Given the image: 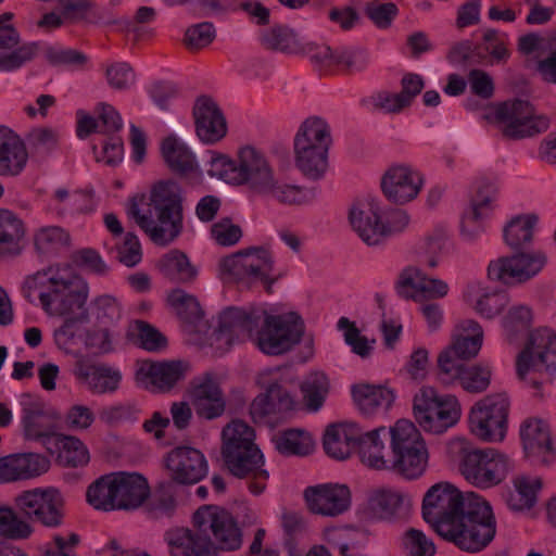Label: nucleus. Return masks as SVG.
<instances>
[{"instance_id": "13d9d810", "label": "nucleus", "mask_w": 556, "mask_h": 556, "mask_svg": "<svg viewBox=\"0 0 556 556\" xmlns=\"http://www.w3.org/2000/svg\"><path fill=\"white\" fill-rule=\"evenodd\" d=\"M494 198L495 188L491 185L483 186L478 190L471 200L470 212L464 215L462 225L463 232H466V224L468 222H478L490 215Z\"/></svg>"}, {"instance_id": "a211bd4d", "label": "nucleus", "mask_w": 556, "mask_h": 556, "mask_svg": "<svg viewBox=\"0 0 556 556\" xmlns=\"http://www.w3.org/2000/svg\"><path fill=\"white\" fill-rule=\"evenodd\" d=\"M303 495L308 510L321 517L336 518L351 507V491L345 484L324 483L307 486Z\"/></svg>"}, {"instance_id": "f8f14e48", "label": "nucleus", "mask_w": 556, "mask_h": 556, "mask_svg": "<svg viewBox=\"0 0 556 556\" xmlns=\"http://www.w3.org/2000/svg\"><path fill=\"white\" fill-rule=\"evenodd\" d=\"M14 504L26 518L47 528H58L63 523L64 500L54 486L25 490L16 495Z\"/></svg>"}, {"instance_id": "3c124183", "label": "nucleus", "mask_w": 556, "mask_h": 556, "mask_svg": "<svg viewBox=\"0 0 556 556\" xmlns=\"http://www.w3.org/2000/svg\"><path fill=\"white\" fill-rule=\"evenodd\" d=\"M169 308L185 323H194L202 317L197 298L182 289H175L167 295Z\"/></svg>"}, {"instance_id": "cd10ccee", "label": "nucleus", "mask_w": 556, "mask_h": 556, "mask_svg": "<svg viewBox=\"0 0 556 556\" xmlns=\"http://www.w3.org/2000/svg\"><path fill=\"white\" fill-rule=\"evenodd\" d=\"M368 506L377 518L396 520L409 513L412 500L409 494L400 488L381 485L370 492Z\"/></svg>"}, {"instance_id": "a878e982", "label": "nucleus", "mask_w": 556, "mask_h": 556, "mask_svg": "<svg viewBox=\"0 0 556 556\" xmlns=\"http://www.w3.org/2000/svg\"><path fill=\"white\" fill-rule=\"evenodd\" d=\"M492 375L491 365L482 362L453 366L450 371L447 368L438 370V377L444 386H459L464 391L472 394H479L488 390Z\"/></svg>"}, {"instance_id": "603ef678", "label": "nucleus", "mask_w": 556, "mask_h": 556, "mask_svg": "<svg viewBox=\"0 0 556 556\" xmlns=\"http://www.w3.org/2000/svg\"><path fill=\"white\" fill-rule=\"evenodd\" d=\"M306 141V146L325 144L329 147L331 136L327 123L319 117H309L301 125L294 138V147H299L300 141Z\"/></svg>"}, {"instance_id": "de8ad7c7", "label": "nucleus", "mask_w": 556, "mask_h": 556, "mask_svg": "<svg viewBox=\"0 0 556 556\" xmlns=\"http://www.w3.org/2000/svg\"><path fill=\"white\" fill-rule=\"evenodd\" d=\"M86 497L96 509L116 510L115 472L102 476L91 483L87 489Z\"/></svg>"}, {"instance_id": "72a5a7b5", "label": "nucleus", "mask_w": 556, "mask_h": 556, "mask_svg": "<svg viewBox=\"0 0 556 556\" xmlns=\"http://www.w3.org/2000/svg\"><path fill=\"white\" fill-rule=\"evenodd\" d=\"M361 429L353 422L330 425L324 433L323 445L326 454L333 459L343 460L350 457L357 446Z\"/></svg>"}, {"instance_id": "423d86ee", "label": "nucleus", "mask_w": 556, "mask_h": 556, "mask_svg": "<svg viewBox=\"0 0 556 556\" xmlns=\"http://www.w3.org/2000/svg\"><path fill=\"white\" fill-rule=\"evenodd\" d=\"M556 370V333L547 327L531 331L525 348L518 354L516 371L527 386L539 391Z\"/></svg>"}, {"instance_id": "f03ea898", "label": "nucleus", "mask_w": 556, "mask_h": 556, "mask_svg": "<svg viewBox=\"0 0 556 556\" xmlns=\"http://www.w3.org/2000/svg\"><path fill=\"white\" fill-rule=\"evenodd\" d=\"M24 295L30 299L38 292L42 309L65 320L54 331L56 345L68 351L80 338V325L88 318L85 307L89 287L71 264H56L28 275L22 286Z\"/></svg>"}, {"instance_id": "5701e85b", "label": "nucleus", "mask_w": 556, "mask_h": 556, "mask_svg": "<svg viewBox=\"0 0 556 556\" xmlns=\"http://www.w3.org/2000/svg\"><path fill=\"white\" fill-rule=\"evenodd\" d=\"M296 407L291 393L279 383L267 387L266 393L256 396L250 406L255 422H273L283 418Z\"/></svg>"}, {"instance_id": "4468645a", "label": "nucleus", "mask_w": 556, "mask_h": 556, "mask_svg": "<svg viewBox=\"0 0 556 556\" xmlns=\"http://www.w3.org/2000/svg\"><path fill=\"white\" fill-rule=\"evenodd\" d=\"M545 264L546 256L540 251L520 252L491 261L488 277L507 286L522 283L536 276Z\"/></svg>"}, {"instance_id": "0eeeda50", "label": "nucleus", "mask_w": 556, "mask_h": 556, "mask_svg": "<svg viewBox=\"0 0 556 556\" xmlns=\"http://www.w3.org/2000/svg\"><path fill=\"white\" fill-rule=\"evenodd\" d=\"M275 263L270 252L263 245H250L220 258L218 275L226 281H260L268 293L280 278L275 274Z\"/></svg>"}, {"instance_id": "473e14b6", "label": "nucleus", "mask_w": 556, "mask_h": 556, "mask_svg": "<svg viewBox=\"0 0 556 556\" xmlns=\"http://www.w3.org/2000/svg\"><path fill=\"white\" fill-rule=\"evenodd\" d=\"M199 138L208 143L220 140L227 131L226 121L217 105L206 97L197 100L193 109Z\"/></svg>"}, {"instance_id": "e2e57ef3", "label": "nucleus", "mask_w": 556, "mask_h": 556, "mask_svg": "<svg viewBox=\"0 0 556 556\" xmlns=\"http://www.w3.org/2000/svg\"><path fill=\"white\" fill-rule=\"evenodd\" d=\"M139 345L149 352H162L167 346V339L156 328L143 320L134 324Z\"/></svg>"}, {"instance_id": "49530a36", "label": "nucleus", "mask_w": 556, "mask_h": 556, "mask_svg": "<svg viewBox=\"0 0 556 556\" xmlns=\"http://www.w3.org/2000/svg\"><path fill=\"white\" fill-rule=\"evenodd\" d=\"M350 222L355 231L364 241L375 236L380 237V217L378 207L371 203L367 205L355 204L350 210Z\"/></svg>"}, {"instance_id": "c85d7f7f", "label": "nucleus", "mask_w": 556, "mask_h": 556, "mask_svg": "<svg viewBox=\"0 0 556 556\" xmlns=\"http://www.w3.org/2000/svg\"><path fill=\"white\" fill-rule=\"evenodd\" d=\"M187 366L179 361L143 362L137 370V378L153 391H168L184 378Z\"/></svg>"}, {"instance_id": "c03bdc74", "label": "nucleus", "mask_w": 556, "mask_h": 556, "mask_svg": "<svg viewBox=\"0 0 556 556\" xmlns=\"http://www.w3.org/2000/svg\"><path fill=\"white\" fill-rule=\"evenodd\" d=\"M273 442L276 450L287 456H306L314 450L312 435L302 429H288L278 432Z\"/></svg>"}, {"instance_id": "f3484780", "label": "nucleus", "mask_w": 556, "mask_h": 556, "mask_svg": "<svg viewBox=\"0 0 556 556\" xmlns=\"http://www.w3.org/2000/svg\"><path fill=\"white\" fill-rule=\"evenodd\" d=\"M223 457L235 477L249 480L248 486L252 494L264 492L269 473L264 468V456L257 446L241 450L230 446L229 451L223 452Z\"/></svg>"}, {"instance_id": "58836bf2", "label": "nucleus", "mask_w": 556, "mask_h": 556, "mask_svg": "<svg viewBox=\"0 0 556 556\" xmlns=\"http://www.w3.org/2000/svg\"><path fill=\"white\" fill-rule=\"evenodd\" d=\"M513 486L506 503L511 510L521 511L535 505L543 482L539 476L520 473L513 479Z\"/></svg>"}, {"instance_id": "412c9836", "label": "nucleus", "mask_w": 556, "mask_h": 556, "mask_svg": "<svg viewBox=\"0 0 556 556\" xmlns=\"http://www.w3.org/2000/svg\"><path fill=\"white\" fill-rule=\"evenodd\" d=\"M165 467L170 479L179 484H193L207 473L204 455L190 446H178L167 453Z\"/></svg>"}, {"instance_id": "864d4df0", "label": "nucleus", "mask_w": 556, "mask_h": 556, "mask_svg": "<svg viewBox=\"0 0 556 556\" xmlns=\"http://www.w3.org/2000/svg\"><path fill=\"white\" fill-rule=\"evenodd\" d=\"M90 315L99 326L110 327L119 320L122 306L113 295H99L90 303Z\"/></svg>"}, {"instance_id": "bb28decb", "label": "nucleus", "mask_w": 556, "mask_h": 556, "mask_svg": "<svg viewBox=\"0 0 556 556\" xmlns=\"http://www.w3.org/2000/svg\"><path fill=\"white\" fill-rule=\"evenodd\" d=\"M50 459L39 453H17L0 458V482L8 483L40 477L49 471Z\"/></svg>"}, {"instance_id": "774afa93", "label": "nucleus", "mask_w": 556, "mask_h": 556, "mask_svg": "<svg viewBox=\"0 0 556 556\" xmlns=\"http://www.w3.org/2000/svg\"><path fill=\"white\" fill-rule=\"evenodd\" d=\"M96 416L88 406L76 404L71 406L63 418L64 427L71 431H85L94 422Z\"/></svg>"}, {"instance_id": "4be33fe9", "label": "nucleus", "mask_w": 556, "mask_h": 556, "mask_svg": "<svg viewBox=\"0 0 556 556\" xmlns=\"http://www.w3.org/2000/svg\"><path fill=\"white\" fill-rule=\"evenodd\" d=\"M188 393L199 417L211 420L224 414L226 401L212 374L205 372L193 378L190 382Z\"/></svg>"}, {"instance_id": "bf43d9fd", "label": "nucleus", "mask_w": 556, "mask_h": 556, "mask_svg": "<svg viewBox=\"0 0 556 556\" xmlns=\"http://www.w3.org/2000/svg\"><path fill=\"white\" fill-rule=\"evenodd\" d=\"M401 544L407 556H433L437 552L433 541L415 528L404 532Z\"/></svg>"}, {"instance_id": "4d7b16f0", "label": "nucleus", "mask_w": 556, "mask_h": 556, "mask_svg": "<svg viewBox=\"0 0 556 556\" xmlns=\"http://www.w3.org/2000/svg\"><path fill=\"white\" fill-rule=\"evenodd\" d=\"M338 327L343 331L344 341L351 346L352 352L362 358L368 357L374 349L375 340H368L363 336L355 323L346 317H341Z\"/></svg>"}, {"instance_id": "0e129e2a", "label": "nucleus", "mask_w": 556, "mask_h": 556, "mask_svg": "<svg viewBox=\"0 0 556 556\" xmlns=\"http://www.w3.org/2000/svg\"><path fill=\"white\" fill-rule=\"evenodd\" d=\"M73 263L86 273L97 276H105L110 271L109 265L103 261L98 251L91 248H84L75 252Z\"/></svg>"}, {"instance_id": "4c0bfd02", "label": "nucleus", "mask_w": 556, "mask_h": 556, "mask_svg": "<svg viewBox=\"0 0 556 556\" xmlns=\"http://www.w3.org/2000/svg\"><path fill=\"white\" fill-rule=\"evenodd\" d=\"M26 161L24 142L8 128L0 127V175L18 174Z\"/></svg>"}, {"instance_id": "a18cd8bd", "label": "nucleus", "mask_w": 556, "mask_h": 556, "mask_svg": "<svg viewBox=\"0 0 556 556\" xmlns=\"http://www.w3.org/2000/svg\"><path fill=\"white\" fill-rule=\"evenodd\" d=\"M302 401L305 409L317 413L329 394V380L324 372H311L301 383Z\"/></svg>"}, {"instance_id": "ddd939ff", "label": "nucleus", "mask_w": 556, "mask_h": 556, "mask_svg": "<svg viewBox=\"0 0 556 556\" xmlns=\"http://www.w3.org/2000/svg\"><path fill=\"white\" fill-rule=\"evenodd\" d=\"M496 118L504 124V137L518 140L544 132L549 127V118L535 115V110L529 101L515 99L497 105Z\"/></svg>"}, {"instance_id": "c9c22d12", "label": "nucleus", "mask_w": 556, "mask_h": 556, "mask_svg": "<svg viewBox=\"0 0 556 556\" xmlns=\"http://www.w3.org/2000/svg\"><path fill=\"white\" fill-rule=\"evenodd\" d=\"M352 396L357 408L366 416L386 413L395 400L393 390L367 383L354 386Z\"/></svg>"}, {"instance_id": "052dcab7", "label": "nucleus", "mask_w": 556, "mask_h": 556, "mask_svg": "<svg viewBox=\"0 0 556 556\" xmlns=\"http://www.w3.org/2000/svg\"><path fill=\"white\" fill-rule=\"evenodd\" d=\"M31 533V526L21 519L12 508L0 507V536L27 539Z\"/></svg>"}, {"instance_id": "ea45409f", "label": "nucleus", "mask_w": 556, "mask_h": 556, "mask_svg": "<svg viewBox=\"0 0 556 556\" xmlns=\"http://www.w3.org/2000/svg\"><path fill=\"white\" fill-rule=\"evenodd\" d=\"M181 187L174 180L155 182L149 195V205L154 212L184 214Z\"/></svg>"}, {"instance_id": "7ed1b4c3", "label": "nucleus", "mask_w": 556, "mask_h": 556, "mask_svg": "<svg viewBox=\"0 0 556 556\" xmlns=\"http://www.w3.org/2000/svg\"><path fill=\"white\" fill-rule=\"evenodd\" d=\"M192 521L195 531L176 528L165 533L170 556H215L216 548L235 551L242 544L236 520L219 506H201Z\"/></svg>"}, {"instance_id": "a19ab883", "label": "nucleus", "mask_w": 556, "mask_h": 556, "mask_svg": "<svg viewBox=\"0 0 556 556\" xmlns=\"http://www.w3.org/2000/svg\"><path fill=\"white\" fill-rule=\"evenodd\" d=\"M303 139L299 147H294L295 161L302 173L313 179L319 178L327 168V154L329 147L325 144L306 146Z\"/></svg>"}, {"instance_id": "aec40b11", "label": "nucleus", "mask_w": 556, "mask_h": 556, "mask_svg": "<svg viewBox=\"0 0 556 556\" xmlns=\"http://www.w3.org/2000/svg\"><path fill=\"white\" fill-rule=\"evenodd\" d=\"M448 285L441 279L426 276L417 267H407L400 275L396 291L400 296L419 304L443 299L448 293Z\"/></svg>"}, {"instance_id": "39448f33", "label": "nucleus", "mask_w": 556, "mask_h": 556, "mask_svg": "<svg viewBox=\"0 0 556 556\" xmlns=\"http://www.w3.org/2000/svg\"><path fill=\"white\" fill-rule=\"evenodd\" d=\"M391 446L390 471L405 480L420 478L427 469L429 453L418 428L407 419L397 420L389 429Z\"/></svg>"}, {"instance_id": "69168bd1", "label": "nucleus", "mask_w": 556, "mask_h": 556, "mask_svg": "<svg viewBox=\"0 0 556 556\" xmlns=\"http://www.w3.org/2000/svg\"><path fill=\"white\" fill-rule=\"evenodd\" d=\"M451 63L475 65L485 61V54L480 46H472L468 40L455 43L447 53Z\"/></svg>"}, {"instance_id": "9b49d317", "label": "nucleus", "mask_w": 556, "mask_h": 556, "mask_svg": "<svg viewBox=\"0 0 556 556\" xmlns=\"http://www.w3.org/2000/svg\"><path fill=\"white\" fill-rule=\"evenodd\" d=\"M509 406V397L505 392L482 397L469 412L470 432L483 442H502L507 432Z\"/></svg>"}, {"instance_id": "c756f323", "label": "nucleus", "mask_w": 556, "mask_h": 556, "mask_svg": "<svg viewBox=\"0 0 556 556\" xmlns=\"http://www.w3.org/2000/svg\"><path fill=\"white\" fill-rule=\"evenodd\" d=\"M422 179L405 166L390 168L381 179L384 195L392 202L404 204L417 197Z\"/></svg>"}, {"instance_id": "338daca9", "label": "nucleus", "mask_w": 556, "mask_h": 556, "mask_svg": "<svg viewBox=\"0 0 556 556\" xmlns=\"http://www.w3.org/2000/svg\"><path fill=\"white\" fill-rule=\"evenodd\" d=\"M39 50L37 42L25 43L10 53L0 52V71L10 72L33 60Z\"/></svg>"}, {"instance_id": "6e6d98bb", "label": "nucleus", "mask_w": 556, "mask_h": 556, "mask_svg": "<svg viewBox=\"0 0 556 556\" xmlns=\"http://www.w3.org/2000/svg\"><path fill=\"white\" fill-rule=\"evenodd\" d=\"M262 43L273 51L294 53L300 50V45L292 29L283 26H275L262 37Z\"/></svg>"}, {"instance_id": "2f4dec72", "label": "nucleus", "mask_w": 556, "mask_h": 556, "mask_svg": "<svg viewBox=\"0 0 556 556\" xmlns=\"http://www.w3.org/2000/svg\"><path fill=\"white\" fill-rule=\"evenodd\" d=\"M116 510H135L149 497L147 479L137 472H115Z\"/></svg>"}, {"instance_id": "f704fd0d", "label": "nucleus", "mask_w": 556, "mask_h": 556, "mask_svg": "<svg viewBox=\"0 0 556 556\" xmlns=\"http://www.w3.org/2000/svg\"><path fill=\"white\" fill-rule=\"evenodd\" d=\"M75 377L92 392L103 394L114 392L121 382L118 370L100 364L78 361L74 369Z\"/></svg>"}, {"instance_id": "6e6552de", "label": "nucleus", "mask_w": 556, "mask_h": 556, "mask_svg": "<svg viewBox=\"0 0 556 556\" xmlns=\"http://www.w3.org/2000/svg\"><path fill=\"white\" fill-rule=\"evenodd\" d=\"M455 444L462 452L459 471L476 488L484 490L501 484L513 468L510 459L495 448H467L462 439Z\"/></svg>"}, {"instance_id": "f257e3e1", "label": "nucleus", "mask_w": 556, "mask_h": 556, "mask_svg": "<svg viewBox=\"0 0 556 556\" xmlns=\"http://www.w3.org/2000/svg\"><path fill=\"white\" fill-rule=\"evenodd\" d=\"M422 517L444 540L463 551L483 549L495 535L491 506L480 495L463 494L453 483L431 485L422 498Z\"/></svg>"}, {"instance_id": "6ab92c4d", "label": "nucleus", "mask_w": 556, "mask_h": 556, "mask_svg": "<svg viewBox=\"0 0 556 556\" xmlns=\"http://www.w3.org/2000/svg\"><path fill=\"white\" fill-rule=\"evenodd\" d=\"M526 457L536 465H549L555 460V447L551 427L544 419L530 417L519 428Z\"/></svg>"}, {"instance_id": "680f3d73", "label": "nucleus", "mask_w": 556, "mask_h": 556, "mask_svg": "<svg viewBox=\"0 0 556 556\" xmlns=\"http://www.w3.org/2000/svg\"><path fill=\"white\" fill-rule=\"evenodd\" d=\"M538 218L534 215H522L513 218L504 228L507 243H527L533 239Z\"/></svg>"}, {"instance_id": "9d476101", "label": "nucleus", "mask_w": 556, "mask_h": 556, "mask_svg": "<svg viewBox=\"0 0 556 556\" xmlns=\"http://www.w3.org/2000/svg\"><path fill=\"white\" fill-rule=\"evenodd\" d=\"M213 173L227 182L249 184L253 189L266 191L271 187L273 172L264 156L254 148L240 150L238 162L226 156L213 161Z\"/></svg>"}, {"instance_id": "7c9ffc66", "label": "nucleus", "mask_w": 556, "mask_h": 556, "mask_svg": "<svg viewBox=\"0 0 556 556\" xmlns=\"http://www.w3.org/2000/svg\"><path fill=\"white\" fill-rule=\"evenodd\" d=\"M389 433L384 427L359 434L357 442V456L359 462L368 469L390 471L391 456L386 446L384 438Z\"/></svg>"}, {"instance_id": "5fc2aeb1", "label": "nucleus", "mask_w": 556, "mask_h": 556, "mask_svg": "<svg viewBox=\"0 0 556 556\" xmlns=\"http://www.w3.org/2000/svg\"><path fill=\"white\" fill-rule=\"evenodd\" d=\"M254 430L244 421L232 420L223 430V452L229 451L230 446L237 450L257 446L254 443Z\"/></svg>"}, {"instance_id": "09e8293b", "label": "nucleus", "mask_w": 556, "mask_h": 556, "mask_svg": "<svg viewBox=\"0 0 556 556\" xmlns=\"http://www.w3.org/2000/svg\"><path fill=\"white\" fill-rule=\"evenodd\" d=\"M159 268L165 276L180 282H191L198 275L197 267L179 250H173L164 255L159 262Z\"/></svg>"}, {"instance_id": "8fccbe9b", "label": "nucleus", "mask_w": 556, "mask_h": 556, "mask_svg": "<svg viewBox=\"0 0 556 556\" xmlns=\"http://www.w3.org/2000/svg\"><path fill=\"white\" fill-rule=\"evenodd\" d=\"M533 314L531 307L518 304L511 306L503 318V328L506 339L516 342L531 326Z\"/></svg>"}, {"instance_id": "20e7f679", "label": "nucleus", "mask_w": 556, "mask_h": 556, "mask_svg": "<svg viewBox=\"0 0 556 556\" xmlns=\"http://www.w3.org/2000/svg\"><path fill=\"white\" fill-rule=\"evenodd\" d=\"M251 342L265 355L279 356L290 352L304 333L303 320L293 311L257 306Z\"/></svg>"}, {"instance_id": "e433bc0d", "label": "nucleus", "mask_w": 556, "mask_h": 556, "mask_svg": "<svg viewBox=\"0 0 556 556\" xmlns=\"http://www.w3.org/2000/svg\"><path fill=\"white\" fill-rule=\"evenodd\" d=\"M464 299L485 318L495 317L507 304L505 293L491 290L481 282L469 283L464 292Z\"/></svg>"}, {"instance_id": "37998d69", "label": "nucleus", "mask_w": 556, "mask_h": 556, "mask_svg": "<svg viewBox=\"0 0 556 556\" xmlns=\"http://www.w3.org/2000/svg\"><path fill=\"white\" fill-rule=\"evenodd\" d=\"M53 441L59 448V462L63 466L77 468L89 463V450L77 437L58 433Z\"/></svg>"}, {"instance_id": "79ce46f5", "label": "nucleus", "mask_w": 556, "mask_h": 556, "mask_svg": "<svg viewBox=\"0 0 556 556\" xmlns=\"http://www.w3.org/2000/svg\"><path fill=\"white\" fill-rule=\"evenodd\" d=\"M161 151L166 164L173 172L187 174L195 170L194 154L175 136H168L162 141Z\"/></svg>"}, {"instance_id": "dca6fc26", "label": "nucleus", "mask_w": 556, "mask_h": 556, "mask_svg": "<svg viewBox=\"0 0 556 556\" xmlns=\"http://www.w3.org/2000/svg\"><path fill=\"white\" fill-rule=\"evenodd\" d=\"M483 342L482 327L473 319L460 320L454 328L452 341L438 356V370L465 364L475 358Z\"/></svg>"}, {"instance_id": "2eb2a0df", "label": "nucleus", "mask_w": 556, "mask_h": 556, "mask_svg": "<svg viewBox=\"0 0 556 556\" xmlns=\"http://www.w3.org/2000/svg\"><path fill=\"white\" fill-rule=\"evenodd\" d=\"M58 413L41 399L23 394L21 397V427L24 439L41 443L43 446L54 439Z\"/></svg>"}, {"instance_id": "b1692460", "label": "nucleus", "mask_w": 556, "mask_h": 556, "mask_svg": "<svg viewBox=\"0 0 556 556\" xmlns=\"http://www.w3.org/2000/svg\"><path fill=\"white\" fill-rule=\"evenodd\" d=\"M156 219L140 213L137 198H132L128 207V215L135 219L138 226L148 235L150 240L157 242H170L182 230L184 214L154 212Z\"/></svg>"}, {"instance_id": "393cba45", "label": "nucleus", "mask_w": 556, "mask_h": 556, "mask_svg": "<svg viewBox=\"0 0 556 556\" xmlns=\"http://www.w3.org/2000/svg\"><path fill=\"white\" fill-rule=\"evenodd\" d=\"M256 307H228L224 309L218 319L216 340L231 344L235 341L252 340L256 327Z\"/></svg>"}, {"instance_id": "1a4fd4ad", "label": "nucleus", "mask_w": 556, "mask_h": 556, "mask_svg": "<svg viewBox=\"0 0 556 556\" xmlns=\"http://www.w3.org/2000/svg\"><path fill=\"white\" fill-rule=\"evenodd\" d=\"M414 415L425 431L441 434L459 421L462 405L455 395H440L434 388L424 386L414 396Z\"/></svg>"}]
</instances>
